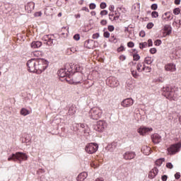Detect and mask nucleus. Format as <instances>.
<instances>
[{
  "label": "nucleus",
  "mask_w": 181,
  "mask_h": 181,
  "mask_svg": "<svg viewBox=\"0 0 181 181\" xmlns=\"http://www.w3.org/2000/svg\"><path fill=\"white\" fill-rule=\"evenodd\" d=\"M49 66V62L44 59H31L28 61L27 66L30 73L42 74Z\"/></svg>",
  "instance_id": "nucleus-1"
},
{
  "label": "nucleus",
  "mask_w": 181,
  "mask_h": 181,
  "mask_svg": "<svg viewBox=\"0 0 181 181\" xmlns=\"http://www.w3.org/2000/svg\"><path fill=\"white\" fill-rule=\"evenodd\" d=\"M28 160V156L25 155L24 153L21 152H17L16 153L11 154L8 158V160H13V162H19V163H21L23 160Z\"/></svg>",
  "instance_id": "nucleus-2"
},
{
  "label": "nucleus",
  "mask_w": 181,
  "mask_h": 181,
  "mask_svg": "<svg viewBox=\"0 0 181 181\" xmlns=\"http://www.w3.org/2000/svg\"><path fill=\"white\" fill-rule=\"evenodd\" d=\"M89 117L91 119H100L103 117V110L100 107H93L89 111Z\"/></svg>",
  "instance_id": "nucleus-3"
},
{
  "label": "nucleus",
  "mask_w": 181,
  "mask_h": 181,
  "mask_svg": "<svg viewBox=\"0 0 181 181\" xmlns=\"http://www.w3.org/2000/svg\"><path fill=\"white\" fill-rule=\"evenodd\" d=\"M81 80L83 78L81 77V74H74V75L71 74V78H66V81L69 83V84H80L81 83Z\"/></svg>",
  "instance_id": "nucleus-4"
},
{
  "label": "nucleus",
  "mask_w": 181,
  "mask_h": 181,
  "mask_svg": "<svg viewBox=\"0 0 181 181\" xmlns=\"http://www.w3.org/2000/svg\"><path fill=\"white\" fill-rule=\"evenodd\" d=\"M108 127V123L105 120H99L96 122L94 129L98 132H104Z\"/></svg>",
  "instance_id": "nucleus-5"
},
{
  "label": "nucleus",
  "mask_w": 181,
  "mask_h": 181,
  "mask_svg": "<svg viewBox=\"0 0 181 181\" xmlns=\"http://www.w3.org/2000/svg\"><path fill=\"white\" fill-rule=\"evenodd\" d=\"M163 95L166 97L168 100H173L175 92L172 90V88L165 86L162 88Z\"/></svg>",
  "instance_id": "nucleus-6"
},
{
  "label": "nucleus",
  "mask_w": 181,
  "mask_h": 181,
  "mask_svg": "<svg viewBox=\"0 0 181 181\" xmlns=\"http://www.w3.org/2000/svg\"><path fill=\"white\" fill-rule=\"evenodd\" d=\"M85 151L87 153L92 155L98 151V144L95 143H89L85 147Z\"/></svg>",
  "instance_id": "nucleus-7"
},
{
  "label": "nucleus",
  "mask_w": 181,
  "mask_h": 181,
  "mask_svg": "<svg viewBox=\"0 0 181 181\" xmlns=\"http://www.w3.org/2000/svg\"><path fill=\"white\" fill-rule=\"evenodd\" d=\"M106 84H107L109 87L115 88V87H118V86H119V81L114 76H110L106 80Z\"/></svg>",
  "instance_id": "nucleus-8"
},
{
  "label": "nucleus",
  "mask_w": 181,
  "mask_h": 181,
  "mask_svg": "<svg viewBox=\"0 0 181 181\" xmlns=\"http://www.w3.org/2000/svg\"><path fill=\"white\" fill-rule=\"evenodd\" d=\"M181 148V143H177L175 144L171 145L168 148V152L169 155H175L180 151Z\"/></svg>",
  "instance_id": "nucleus-9"
},
{
  "label": "nucleus",
  "mask_w": 181,
  "mask_h": 181,
  "mask_svg": "<svg viewBox=\"0 0 181 181\" xmlns=\"http://www.w3.org/2000/svg\"><path fill=\"white\" fill-rule=\"evenodd\" d=\"M73 74V71H69L67 69H61L58 71V76L59 77L65 78V80H69V78H71V74Z\"/></svg>",
  "instance_id": "nucleus-10"
},
{
  "label": "nucleus",
  "mask_w": 181,
  "mask_h": 181,
  "mask_svg": "<svg viewBox=\"0 0 181 181\" xmlns=\"http://www.w3.org/2000/svg\"><path fill=\"white\" fill-rule=\"evenodd\" d=\"M53 35H45L42 37V40L45 42V45L47 46H53V43L54 42V38H53Z\"/></svg>",
  "instance_id": "nucleus-11"
},
{
  "label": "nucleus",
  "mask_w": 181,
  "mask_h": 181,
  "mask_svg": "<svg viewBox=\"0 0 181 181\" xmlns=\"http://www.w3.org/2000/svg\"><path fill=\"white\" fill-rule=\"evenodd\" d=\"M153 131V129L151 127H141L137 129V132L140 135H146V134H150V132H152Z\"/></svg>",
  "instance_id": "nucleus-12"
},
{
  "label": "nucleus",
  "mask_w": 181,
  "mask_h": 181,
  "mask_svg": "<svg viewBox=\"0 0 181 181\" xmlns=\"http://www.w3.org/2000/svg\"><path fill=\"white\" fill-rule=\"evenodd\" d=\"M121 105L124 108H128L129 107L134 105V100L131 98H126L122 101Z\"/></svg>",
  "instance_id": "nucleus-13"
},
{
  "label": "nucleus",
  "mask_w": 181,
  "mask_h": 181,
  "mask_svg": "<svg viewBox=\"0 0 181 181\" xmlns=\"http://www.w3.org/2000/svg\"><path fill=\"white\" fill-rule=\"evenodd\" d=\"M123 156L126 160H131V159H134V158H135L136 154L134 152L127 151L124 154Z\"/></svg>",
  "instance_id": "nucleus-14"
},
{
  "label": "nucleus",
  "mask_w": 181,
  "mask_h": 181,
  "mask_svg": "<svg viewBox=\"0 0 181 181\" xmlns=\"http://www.w3.org/2000/svg\"><path fill=\"white\" fill-rule=\"evenodd\" d=\"M158 173H159V170L158 168L155 167L153 168L151 172L148 173V177L149 179H155Z\"/></svg>",
  "instance_id": "nucleus-15"
},
{
  "label": "nucleus",
  "mask_w": 181,
  "mask_h": 181,
  "mask_svg": "<svg viewBox=\"0 0 181 181\" xmlns=\"http://www.w3.org/2000/svg\"><path fill=\"white\" fill-rule=\"evenodd\" d=\"M78 127H80V128H81L82 131L83 132V134H88V127H87L85 124H74V127L77 128Z\"/></svg>",
  "instance_id": "nucleus-16"
},
{
  "label": "nucleus",
  "mask_w": 181,
  "mask_h": 181,
  "mask_svg": "<svg viewBox=\"0 0 181 181\" xmlns=\"http://www.w3.org/2000/svg\"><path fill=\"white\" fill-rule=\"evenodd\" d=\"M151 139L153 144H159V142L162 141V137L160 136V135L155 134L151 136Z\"/></svg>",
  "instance_id": "nucleus-17"
},
{
  "label": "nucleus",
  "mask_w": 181,
  "mask_h": 181,
  "mask_svg": "<svg viewBox=\"0 0 181 181\" xmlns=\"http://www.w3.org/2000/svg\"><path fill=\"white\" fill-rule=\"evenodd\" d=\"M25 8V11H27L28 13H30V12H32V11L35 9V3L32 1L29 2L27 4Z\"/></svg>",
  "instance_id": "nucleus-18"
},
{
  "label": "nucleus",
  "mask_w": 181,
  "mask_h": 181,
  "mask_svg": "<svg viewBox=\"0 0 181 181\" xmlns=\"http://www.w3.org/2000/svg\"><path fill=\"white\" fill-rule=\"evenodd\" d=\"M135 81L132 78L128 79L126 82V88L128 90H132L134 88V83Z\"/></svg>",
  "instance_id": "nucleus-19"
},
{
  "label": "nucleus",
  "mask_w": 181,
  "mask_h": 181,
  "mask_svg": "<svg viewBox=\"0 0 181 181\" xmlns=\"http://www.w3.org/2000/svg\"><path fill=\"white\" fill-rule=\"evenodd\" d=\"M87 176H88V174H87V173H86V172L81 173L78 175L76 180L77 181H83L84 180H86L87 178Z\"/></svg>",
  "instance_id": "nucleus-20"
},
{
  "label": "nucleus",
  "mask_w": 181,
  "mask_h": 181,
  "mask_svg": "<svg viewBox=\"0 0 181 181\" xmlns=\"http://www.w3.org/2000/svg\"><path fill=\"white\" fill-rule=\"evenodd\" d=\"M166 71H175L176 70V66L173 64H168L165 66Z\"/></svg>",
  "instance_id": "nucleus-21"
},
{
  "label": "nucleus",
  "mask_w": 181,
  "mask_h": 181,
  "mask_svg": "<svg viewBox=\"0 0 181 181\" xmlns=\"http://www.w3.org/2000/svg\"><path fill=\"white\" fill-rule=\"evenodd\" d=\"M141 152L146 156L151 155V148L148 147V146H144L141 148Z\"/></svg>",
  "instance_id": "nucleus-22"
},
{
  "label": "nucleus",
  "mask_w": 181,
  "mask_h": 181,
  "mask_svg": "<svg viewBox=\"0 0 181 181\" xmlns=\"http://www.w3.org/2000/svg\"><path fill=\"white\" fill-rule=\"evenodd\" d=\"M77 110L76 105H72L69 107L68 114L69 115H74L76 114V111Z\"/></svg>",
  "instance_id": "nucleus-23"
},
{
  "label": "nucleus",
  "mask_w": 181,
  "mask_h": 181,
  "mask_svg": "<svg viewBox=\"0 0 181 181\" xmlns=\"http://www.w3.org/2000/svg\"><path fill=\"white\" fill-rule=\"evenodd\" d=\"M42 46V42L40 41H34L31 43L32 49H38Z\"/></svg>",
  "instance_id": "nucleus-24"
},
{
  "label": "nucleus",
  "mask_w": 181,
  "mask_h": 181,
  "mask_svg": "<svg viewBox=\"0 0 181 181\" xmlns=\"http://www.w3.org/2000/svg\"><path fill=\"white\" fill-rule=\"evenodd\" d=\"M30 141H32L30 136L29 134H25L23 139V142L27 145H29V144H30Z\"/></svg>",
  "instance_id": "nucleus-25"
},
{
  "label": "nucleus",
  "mask_w": 181,
  "mask_h": 181,
  "mask_svg": "<svg viewBox=\"0 0 181 181\" xmlns=\"http://www.w3.org/2000/svg\"><path fill=\"white\" fill-rule=\"evenodd\" d=\"M115 148H117V142H113L111 144H109L107 147L110 152H114Z\"/></svg>",
  "instance_id": "nucleus-26"
},
{
  "label": "nucleus",
  "mask_w": 181,
  "mask_h": 181,
  "mask_svg": "<svg viewBox=\"0 0 181 181\" xmlns=\"http://www.w3.org/2000/svg\"><path fill=\"white\" fill-rule=\"evenodd\" d=\"M163 30L164 32H166V36H168L169 35H170V33H172V28L170 27V25H165L163 28Z\"/></svg>",
  "instance_id": "nucleus-27"
},
{
  "label": "nucleus",
  "mask_w": 181,
  "mask_h": 181,
  "mask_svg": "<svg viewBox=\"0 0 181 181\" xmlns=\"http://www.w3.org/2000/svg\"><path fill=\"white\" fill-rule=\"evenodd\" d=\"M144 65H145L144 64V62H139L136 65V70L137 71H139V73H142L143 70H144Z\"/></svg>",
  "instance_id": "nucleus-28"
},
{
  "label": "nucleus",
  "mask_w": 181,
  "mask_h": 181,
  "mask_svg": "<svg viewBox=\"0 0 181 181\" xmlns=\"http://www.w3.org/2000/svg\"><path fill=\"white\" fill-rule=\"evenodd\" d=\"M144 63L146 64H152V63H153V58H152L151 57H146L144 59Z\"/></svg>",
  "instance_id": "nucleus-29"
},
{
  "label": "nucleus",
  "mask_w": 181,
  "mask_h": 181,
  "mask_svg": "<svg viewBox=\"0 0 181 181\" xmlns=\"http://www.w3.org/2000/svg\"><path fill=\"white\" fill-rule=\"evenodd\" d=\"M20 112L21 115H23V117H26V115H29L30 114L29 110L26 108H22Z\"/></svg>",
  "instance_id": "nucleus-30"
},
{
  "label": "nucleus",
  "mask_w": 181,
  "mask_h": 181,
  "mask_svg": "<svg viewBox=\"0 0 181 181\" xmlns=\"http://www.w3.org/2000/svg\"><path fill=\"white\" fill-rule=\"evenodd\" d=\"M165 160V158H158L157 160H156V166H161L163 163V161Z\"/></svg>",
  "instance_id": "nucleus-31"
},
{
  "label": "nucleus",
  "mask_w": 181,
  "mask_h": 181,
  "mask_svg": "<svg viewBox=\"0 0 181 181\" xmlns=\"http://www.w3.org/2000/svg\"><path fill=\"white\" fill-rule=\"evenodd\" d=\"M152 68L151 66H146L145 65L143 66V71L146 73H151Z\"/></svg>",
  "instance_id": "nucleus-32"
},
{
  "label": "nucleus",
  "mask_w": 181,
  "mask_h": 181,
  "mask_svg": "<svg viewBox=\"0 0 181 181\" xmlns=\"http://www.w3.org/2000/svg\"><path fill=\"white\" fill-rule=\"evenodd\" d=\"M33 56H34V57H40L42 56V52L35 51L33 52Z\"/></svg>",
  "instance_id": "nucleus-33"
},
{
  "label": "nucleus",
  "mask_w": 181,
  "mask_h": 181,
  "mask_svg": "<svg viewBox=\"0 0 181 181\" xmlns=\"http://www.w3.org/2000/svg\"><path fill=\"white\" fill-rule=\"evenodd\" d=\"M131 72H132V75L133 76V77H134V78H138L139 77V74H138L136 71L132 69Z\"/></svg>",
  "instance_id": "nucleus-34"
},
{
  "label": "nucleus",
  "mask_w": 181,
  "mask_h": 181,
  "mask_svg": "<svg viewBox=\"0 0 181 181\" xmlns=\"http://www.w3.org/2000/svg\"><path fill=\"white\" fill-rule=\"evenodd\" d=\"M148 46V42H140L139 43V47L140 49H145Z\"/></svg>",
  "instance_id": "nucleus-35"
},
{
  "label": "nucleus",
  "mask_w": 181,
  "mask_h": 181,
  "mask_svg": "<svg viewBox=\"0 0 181 181\" xmlns=\"http://www.w3.org/2000/svg\"><path fill=\"white\" fill-rule=\"evenodd\" d=\"M74 69L76 70V73H78V71H81V70H83V68L78 65H75Z\"/></svg>",
  "instance_id": "nucleus-36"
},
{
  "label": "nucleus",
  "mask_w": 181,
  "mask_h": 181,
  "mask_svg": "<svg viewBox=\"0 0 181 181\" xmlns=\"http://www.w3.org/2000/svg\"><path fill=\"white\" fill-rule=\"evenodd\" d=\"M133 57H134V60L135 62H138V60H139V59H141V57L139 56V54H135L133 55Z\"/></svg>",
  "instance_id": "nucleus-37"
},
{
  "label": "nucleus",
  "mask_w": 181,
  "mask_h": 181,
  "mask_svg": "<svg viewBox=\"0 0 181 181\" xmlns=\"http://www.w3.org/2000/svg\"><path fill=\"white\" fill-rule=\"evenodd\" d=\"M174 15H179L180 13V8H176L173 10Z\"/></svg>",
  "instance_id": "nucleus-38"
},
{
  "label": "nucleus",
  "mask_w": 181,
  "mask_h": 181,
  "mask_svg": "<svg viewBox=\"0 0 181 181\" xmlns=\"http://www.w3.org/2000/svg\"><path fill=\"white\" fill-rule=\"evenodd\" d=\"M151 16L152 18H158V16H159V13H158V11H153L151 13Z\"/></svg>",
  "instance_id": "nucleus-39"
},
{
  "label": "nucleus",
  "mask_w": 181,
  "mask_h": 181,
  "mask_svg": "<svg viewBox=\"0 0 181 181\" xmlns=\"http://www.w3.org/2000/svg\"><path fill=\"white\" fill-rule=\"evenodd\" d=\"M168 15H170V12L165 13L162 16V19H163V21H166V20H167L166 17H167Z\"/></svg>",
  "instance_id": "nucleus-40"
},
{
  "label": "nucleus",
  "mask_w": 181,
  "mask_h": 181,
  "mask_svg": "<svg viewBox=\"0 0 181 181\" xmlns=\"http://www.w3.org/2000/svg\"><path fill=\"white\" fill-rule=\"evenodd\" d=\"M155 46H160L162 45V41L160 40H157L154 42Z\"/></svg>",
  "instance_id": "nucleus-41"
},
{
  "label": "nucleus",
  "mask_w": 181,
  "mask_h": 181,
  "mask_svg": "<svg viewBox=\"0 0 181 181\" xmlns=\"http://www.w3.org/2000/svg\"><path fill=\"white\" fill-rule=\"evenodd\" d=\"M101 16H105V15H108V11L107 10H103L100 11Z\"/></svg>",
  "instance_id": "nucleus-42"
},
{
  "label": "nucleus",
  "mask_w": 181,
  "mask_h": 181,
  "mask_svg": "<svg viewBox=\"0 0 181 181\" xmlns=\"http://www.w3.org/2000/svg\"><path fill=\"white\" fill-rule=\"evenodd\" d=\"M166 168H168V169H173V164H172V163H167Z\"/></svg>",
  "instance_id": "nucleus-43"
},
{
  "label": "nucleus",
  "mask_w": 181,
  "mask_h": 181,
  "mask_svg": "<svg viewBox=\"0 0 181 181\" xmlns=\"http://www.w3.org/2000/svg\"><path fill=\"white\" fill-rule=\"evenodd\" d=\"M114 29H115V27H114V25H109L107 27V30H109V32H114Z\"/></svg>",
  "instance_id": "nucleus-44"
},
{
  "label": "nucleus",
  "mask_w": 181,
  "mask_h": 181,
  "mask_svg": "<svg viewBox=\"0 0 181 181\" xmlns=\"http://www.w3.org/2000/svg\"><path fill=\"white\" fill-rule=\"evenodd\" d=\"M106 8H107V4H105V2H102L100 4V8L105 9Z\"/></svg>",
  "instance_id": "nucleus-45"
},
{
  "label": "nucleus",
  "mask_w": 181,
  "mask_h": 181,
  "mask_svg": "<svg viewBox=\"0 0 181 181\" xmlns=\"http://www.w3.org/2000/svg\"><path fill=\"white\" fill-rule=\"evenodd\" d=\"M147 29H152L153 28V23H148L146 25Z\"/></svg>",
  "instance_id": "nucleus-46"
},
{
  "label": "nucleus",
  "mask_w": 181,
  "mask_h": 181,
  "mask_svg": "<svg viewBox=\"0 0 181 181\" xmlns=\"http://www.w3.org/2000/svg\"><path fill=\"white\" fill-rule=\"evenodd\" d=\"M96 6H96L95 4H94V3H91V4H90V5H89L90 9H95Z\"/></svg>",
  "instance_id": "nucleus-47"
},
{
  "label": "nucleus",
  "mask_w": 181,
  "mask_h": 181,
  "mask_svg": "<svg viewBox=\"0 0 181 181\" xmlns=\"http://www.w3.org/2000/svg\"><path fill=\"white\" fill-rule=\"evenodd\" d=\"M93 39H98L100 37V33H97L93 35L92 36Z\"/></svg>",
  "instance_id": "nucleus-48"
},
{
  "label": "nucleus",
  "mask_w": 181,
  "mask_h": 181,
  "mask_svg": "<svg viewBox=\"0 0 181 181\" xmlns=\"http://www.w3.org/2000/svg\"><path fill=\"white\" fill-rule=\"evenodd\" d=\"M151 9H153V11H156V9H158V4H152Z\"/></svg>",
  "instance_id": "nucleus-49"
},
{
  "label": "nucleus",
  "mask_w": 181,
  "mask_h": 181,
  "mask_svg": "<svg viewBox=\"0 0 181 181\" xmlns=\"http://www.w3.org/2000/svg\"><path fill=\"white\" fill-rule=\"evenodd\" d=\"M74 40H80V35L76 34L75 35H74Z\"/></svg>",
  "instance_id": "nucleus-50"
},
{
  "label": "nucleus",
  "mask_w": 181,
  "mask_h": 181,
  "mask_svg": "<svg viewBox=\"0 0 181 181\" xmlns=\"http://www.w3.org/2000/svg\"><path fill=\"white\" fill-rule=\"evenodd\" d=\"M104 37L108 38L110 37V33L108 31H106L103 33Z\"/></svg>",
  "instance_id": "nucleus-51"
},
{
  "label": "nucleus",
  "mask_w": 181,
  "mask_h": 181,
  "mask_svg": "<svg viewBox=\"0 0 181 181\" xmlns=\"http://www.w3.org/2000/svg\"><path fill=\"white\" fill-rule=\"evenodd\" d=\"M127 46H128V47H134V46H135V45L132 42H129L127 43Z\"/></svg>",
  "instance_id": "nucleus-52"
},
{
  "label": "nucleus",
  "mask_w": 181,
  "mask_h": 181,
  "mask_svg": "<svg viewBox=\"0 0 181 181\" xmlns=\"http://www.w3.org/2000/svg\"><path fill=\"white\" fill-rule=\"evenodd\" d=\"M150 53H151V54H155V53H156V48H151L150 49Z\"/></svg>",
  "instance_id": "nucleus-53"
},
{
  "label": "nucleus",
  "mask_w": 181,
  "mask_h": 181,
  "mask_svg": "<svg viewBox=\"0 0 181 181\" xmlns=\"http://www.w3.org/2000/svg\"><path fill=\"white\" fill-rule=\"evenodd\" d=\"M34 16L35 17H39V16H42V12L41 11H38V12H36Z\"/></svg>",
  "instance_id": "nucleus-54"
},
{
  "label": "nucleus",
  "mask_w": 181,
  "mask_h": 181,
  "mask_svg": "<svg viewBox=\"0 0 181 181\" xmlns=\"http://www.w3.org/2000/svg\"><path fill=\"white\" fill-rule=\"evenodd\" d=\"M145 31L141 30L139 33V36H141V37H145Z\"/></svg>",
  "instance_id": "nucleus-55"
},
{
  "label": "nucleus",
  "mask_w": 181,
  "mask_h": 181,
  "mask_svg": "<svg viewBox=\"0 0 181 181\" xmlns=\"http://www.w3.org/2000/svg\"><path fill=\"white\" fill-rule=\"evenodd\" d=\"M153 43L151 39L148 40V47H151V46H153Z\"/></svg>",
  "instance_id": "nucleus-56"
},
{
  "label": "nucleus",
  "mask_w": 181,
  "mask_h": 181,
  "mask_svg": "<svg viewBox=\"0 0 181 181\" xmlns=\"http://www.w3.org/2000/svg\"><path fill=\"white\" fill-rule=\"evenodd\" d=\"M175 179H180V173H177L175 174Z\"/></svg>",
  "instance_id": "nucleus-57"
},
{
  "label": "nucleus",
  "mask_w": 181,
  "mask_h": 181,
  "mask_svg": "<svg viewBox=\"0 0 181 181\" xmlns=\"http://www.w3.org/2000/svg\"><path fill=\"white\" fill-rule=\"evenodd\" d=\"M100 24L103 25V26H105V25H107V20H102Z\"/></svg>",
  "instance_id": "nucleus-58"
},
{
  "label": "nucleus",
  "mask_w": 181,
  "mask_h": 181,
  "mask_svg": "<svg viewBox=\"0 0 181 181\" xmlns=\"http://www.w3.org/2000/svg\"><path fill=\"white\" fill-rule=\"evenodd\" d=\"M161 180H163V181H166V180H168V175H163L162 177H161Z\"/></svg>",
  "instance_id": "nucleus-59"
},
{
  "label": "nucleus",
  "mask_w": 181,
  "mask_h": 181,
  "mask_svg": "<svg viewBox=\"0 0 181 181\" xmlns=\"http://www.w3.org/2000/svg\"><path fill=\"white\" fill-rule=\"evenodd\" d=\"M124 46H120L119 48H117V52H124Z\"/></svg>",
  "instance_id": "nucleus-60"
},
{
  "label": "nucleus",
  "mask_w": 181,
  "mask_h": 181,
  "mask_svg": "<svg viewBox=\"0 0 181 181\" xmlns=\"http://www.w3.org/2000/svg\"><path fill=\"white\" fill-rule=\"evenodd\" d=\"M81 11H85V12H90V10L87 7H83Z\"/></svg>",
  "instance_id": "nucleus-61"
},
{
  "label": "nucleus",
  "mask_w": 181,
  "mask_h": 181,
  "mask_svg": "<svg viewBox=\"0 0 181 181\" xmlns=\"http://www.w3.org/2000/svg\"><path fill=\"white\" fill-rule=\"evenodd\" d=\"M120 60H122V62H124V60H125V59H127V57H125V55H121L119 57Z\"/></svg>",
  "instance_id": "nucleus-62"
},
{
  "label": "nucleus",
  "mask_w": 181,
  "mask_h": 181,
  "mask_svg": "<svg viewBox=\"0 0 181 181\" xmlns=\"http://www.w3.org/2000/svg\"><path fill=\"white\" fill-rule=\"evenodd\" d=\"M74 16L76 19H80V18H81V15L80 13L76 14Z\"/></svg>",
  "instance_id": "nucleus-63"
},
{
  "label": "nucleus",
  "mask_w": 181,
  "mask_h": 181,
  "mask_svg": "<svg viewBox=\"0 0 181 181\" xmlns=\"http://www.w3.org/2000/svg\"><path fill=\"white\" fill-rule=\"evenodd\" d=\"M95 181H104L103 178H97Z\"/></svg>",
  "instance_id": "nucleus-64"
}]
</instances>
